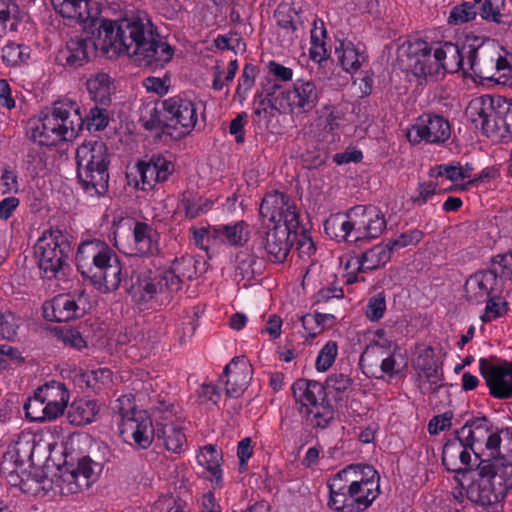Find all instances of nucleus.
<instances>
[{
	"mask_svg": "<svg viewBox=\"0 0 512 512\" xmlns=\"http://www.w3.org/2000/svg\"><path fill=\"white\" fill-rule=\"evenodd\" d=\"M110 49L153 71L163 68L174 54L173 48L162 41L148 15L137 12L117 21L92 20L91 24L84 25L83 35L66 42L57 59L65 67L77 69L95 57L98 50L106 54Z\"/></svg>",
	"mask_w": 512,
	"mask_h": 512,
	"instance_id": "f257e3e1",
	"label": "nucleus"
},
{
	"mask_svg": "<svg viewBox=\"0 0 512 512\" xmlns=\"http://www.w3.org/2000/svg\"><path fill=\"white\" fill-rule=\"evenodd\" d=\"M512 459L481 458L476 465V472L468 477L469 484L465 489L466 498L482 508H489L500 501L512 489Z\"/></svg>",
	"mask_w": 512,
	"mask_h": 512,
	"instance_id": "f03ea898",
	"label": "nucleus"
},
{
	"mask_svg": "<svg viewBox=\"0 0 512 512\" xmlns=\"http://www.w3.org/2000/svg\"><path fill=\"white\" fill-rule=\"evenodd\" d=\"M77 179L90 196H103L109 187L110 153L102 141H89L76 150Z\"/></svg>",
	"mask_w": 512,
	"mask_h": 512,
	"instance_id": "7ed1b4c3",
	"label": "nucleus"
},
{
	"mask_svg": "<svg viewBox=\"0 0 512 512\" xmlns=\"http://www.w3.org/2000/svg\"><path fill=\"white\" fill-rule=\"evenodd\" d=\"M35 255L40 270L48 279L58 278L59 273L67 265L71 246L61 231L48 230L35 244Z\"/></svg>",
	"mask_w": 512,
	"mask_h": 512,
	"instance_id": "20e7f679",
	"label": "nucleus"
},
{
	"mask_svg": "<svg viewBox=\"0 0 512 512\" xmlns=\"http://www.w3.org/2000/svg\"><path fill=\"white\" fill-rule=\"evenodd\" d=\"M294 236L282 224L262 223L254 235L252 252L264 258V254L274 263H283L294 243Z\"/></svg>",
	"mask_w": 512,
	"mask_h": 512,
	"instance_id": "39448f33",
	"label": "nucleus"
},
{
	"mask_svg": "<svg viewBox=\"0 0 512 512\" xmlns=\"http://www.w3.org/2000/svg\"><path fill=\"white\" fill-rule=\"evenodd\" d=\"M438 48L434 49L422 39L407 41L399 49V59L406 70L417 77L441 76V59H438Z\"/></svg>",
	"mask_w": 512,
	"mask_h": 512,
	"instance_id": "423d86ee",
	"label": "nucleus"
},
{
	"mask_svg": "<svg viewBox=\"0 0 512 512\" xmlns=\"http://www.w3.org/2000/svg\"><path fill=\"white\" fill-rule=\"evenodd\" d=\"M114 411L120 414L121 433H130L135 443L141 448H147L152 443L156 428H152V422L149 417L138 413L135 406L131 403L128 396L119 398L114 407Z\"/></svg>",
	"mask_w": 512,
	"mask_h": 512,
	"instance_id": "0eeeda50",
	"label": "nucleus"
},
{
	"mask_svg": "<svg viewBox=\"0 0 512 512\" xmlns=\"http://www.w3.org/2000/svg\"><path fill=\"white\" fill-rule=\"evenodd\" d=\"M33 449V442L19 438L3 454L0 472L11 486H21L27 475V464L32 459Z\"/></svg>",
	"mask_w": 512,
	"mask_h": 512,
	"instance_id": "6e6552de",
	"label": "nucleus"
},
{
	"mask_svg": "<svg viewBox=\"0 0 512 512\" xmlns=\"http://www.w3.org/2000/svg\"><path fill=\"white\" fill-rule=\"evenodd\" d=\"M126 270L124 289L136 303L147 302L156 294L168 291L163 271L152 277L150 271H140L136 262L134 267H127Z\"/></svg>",
	"mask_w": 512,
	"mask_h": 512,
	"instance_id": "1a4fd4ad",
	"label": "nucleus"
},
{
	"mask_svg": "<svg viewBox=\"0 0 512 512\" xmlns=\"http://www.w3.org/2000/svg\"><path fill=\"white\" fill-rule=\"evenodd\" d=\"M498 100H503V97L484 95L472 100L466 109V115L475 128L480 127L488 137L502 136L501 118L496 115Z\"/></svg>",
	"mask_w": 512,
	"mask_h": 512,
	"instance_id": "9d476101",
	"label": "nucleus"
},
{
	"mask_svg": "<svg viewBox=\"0 0 512 512\" xmlns=\"http://www.w3.org/2000/svg\"><path fill=\"white\" fill-rule=\"evenodd\" d=\"M168 118L167 131L173 134H181L179 140L184 138L197 122L196 108L194 104L180 96H174L162 101Z\"/></svg>",
	"mask_w": 512,
	"mask_h": 512,
	"instance_id": "9b49d317",
	"label": "nucleus"
},
{
	"mask_svg": "<svg viewBox=\"0 0 512 512\" xmlns=\"http://www.w3.org/2000/svg\"><path fill=\"white\" fill-rule=\"evenodd\" d=\"M112 256L114 251L103 241L94 239L82 242L76 253L77 269L84 278L91 281L94 273L97 274Z\"/></svg>",
	"mask_w": 512,
	"mask_h": 512,
	"instance_id": "f8f14e48",
	"label": "nucleus"
},
{
	"mask_svg": "<svg viewBox=\"0 0 512 512\" xmlns=\"http://www.w3.org/2000/svg\"><path fill=\"white\" fill-rule=\"evenodd\" d=\"M451 134L449 122L437 114H424L407 132L411 143L417 144L422 140L428 143H444Z\"/></svg>",
	"mask_w": 512,
	"mask_h": 512,
	"instance_id": "ddd939ff",
	"label": "nucleus"
},
{
	"mask_svg": "<svg viewBox=\"0 0 512 512\" xmlns=\"http://www.w3.org/2000/svg\"><path fill=\"white\" fill-rule=\"evenodd\" d=\"M252 374V366L245 357H234L224 367L219 381L225 385V393L228 397L238 398L246 390Z\"/></svg>",
	"mask_w": 512,
	"mask_h": 512,
	"instance_id": "4468645a",
	"label": "nucleus"
},
{
	"mask_svg": "<svg viewBox=\"0 0 512 512\" xmlns=\"http://www.w3.org/2000/svg\"><path fill=\"white\" fill-rule=\"evenodd\" d=\"M111 258L97 274L94 273V278L91 280V283L102 292L115 291L121 284L124 287L126 268L134 267L135 262L138 261L135 258H128L127 261L121 262L115 252Z\"/></svg>",
	"mask_w": 512,
	"mask_h": 512,
	"instance_id": "2eb2a0df",
	"label": "nucleus"
},
{
	"mask_svg": "<svg viewBox=\"0 0 512 512\" xmlns=\"http://www.w3.org/2000/svg\"><path fill=\"white\" fill-rule=\"evenodd\" d=\"M480 373L493 397L497 399L512 397V362L508 366H499L490 364L486 359H481Z\"/></svg>",
	"mask_w": 512,
	"mask_h": 512,
	"instance_id": "dca6fc26",
	"label": "nucleus"
},
{
	"mask_svg": "<svg viewBox=\"0 0 512 512\" xmlns=\"http://www.w3.org/2000/svg\"><path fill=\"white\" fill-rule=\"evenodd\" d=\"M321 93V89L313 81L297 80L287 94L289 102L287 111L291 113H308L312 111L317 106Z\"/></svg>",
	"mask_w": 512,
	"mask_h": 512,
	"instance_id": "f3484780",
	"label": "nucleus"
},
{
	"mask_svg": "<svg viewBox=\"0 0 512 512\" xmlns=\"http://www.w3.org/2000/svg\"><path fill=\"white\" fill-rule=\"evenodd\" d=\"M42 309L43 317L54 322H68L83 314V309L69 294L55 296L51 301L45 302Z\"/></svg>",
	"mask_w": 512,
	"mask_h": 512,
	"instance_id": "a211bd4d",
	"label": "nucleus"
},
{
	"mask_svg": "<svg viewBox=\"0 0 512 512\" xmlns=\"http://www.w3.org/2000/svg\"><path fill=\"white\" fill-rule=\"evenodd\" d=\"M55 113L59 118L63 140L69 141L76 138L84 126V116L80 108L74 102L56 101Z\"/></svg>",
	"mask_w": 512,
	"mask_h": 512,
	"instance_id": "6ab92c4d",
	"label": "nucleus"
},
{
	"mask_svg": "<svg viewBox=\"0 0 512 512\" xmlns=\"http://www.w3.org/2000/svg\"><path fill=\"white\" fill-rule=\"evenodd\" d=\"M27 135L29 139L41 146L55 145L58 141L63 140L59 118L56 117L55 113V104L50 115H46L38 120L35 125L30 126Z\"/></svg>",
	"mask_w": 512,
	"mask_h": 512,
	"instance_id": "aec40b11",
	"label": "nucleus"
},
{
	"mask_svg": "<svg viewBox=\"0 0 512 512\" xmlns=\"http://www.w3.org/2000/svg\"><path fill=\"white\" fill-rule=\"evenodd\" d=\"M496 278L493 271H478L470 275L464 284V297L470 303H483L490 296Z\"/></svg>",
	"mask_w": 512,
	"mask_h": 512,
	"instance_id": "412c9836",
	"label": "nucleus"
},
{
	"mask_svg": "<svg viewBox=\"0 0 512 512\" xmlns=\"http://www.w3.org/2000/svg\"><path fill=\"white\" fill-rule=\"evenodd\" d=\"M43 392L44 408H45V421L56 419L59 415L63 414L65 407L68 403V391L64 384L52 381L39 387V394Z\"/></svg>",
	"mask_w": 512,
	"mask_h": 512,
	"instance_id": "4be33fe9",
	"label": "nucleus"
},
{
	"mask_svg": "<svg viewBox=\"0 0 512 512\" xmlns=\"http://www.w3.org/2000/svg\"><path fill=\"white\" fill-rule=\"evenodd\" d=\"M198 261L192 256H184L175 259L168 270H164V284L168 286V292H177L181 289L184 279L192 280L197 276L196 264Z\"/></svg>",
	"mask_w": 512,
	"mask_h": 512,
	"instance_id": "5701e85b",
	"label": "nucleus"
},
{
	"mask_svg": "<svg viewBox=\"0 0 512 512\" xmlns=\"http://www.w3.org/2000/svg\"><path fill=\"white\" fill-rule=\"evenodd\" d=\"M489 421L486 417H478L467 421L460 430L456 431L470 450L474 453L475 462H479L482 455L476 450L477 443H483L489 433Z\"/></svg>",
	"mask_w": 512,
	"mask_h": 512,
	"instance_id": "b1692460",
	"label": "nucleus"
},
{
	"mask_svg": "<svg viewBox=\"0 0 512 512\" xmlns=\"http://www.w3.org/2000/svg\"><path fill=\"white\" fill-rule=\"evenodd\" d=\"M468 62L469 74L471 77H478L480 79L496 81L497 83L506 84L508 81L507 74H503L499 79H494L492 72L494 70L495 57L491 55L482 56L480 59L477 57L478 49L472 45L468 46Z\"/></svg>",
	"mask_w": 512,
	"mask_h": 512,
	"instance_id": "393cba45",
	"label": "nucleus"
},
{
	"mask_svg": "<svg viewBox=\"0 0 512 512\" xmlns=\"http://www.w3.org/2000/svg\"><path fill=\"white\" fill-rule=\"evenodd\" d=\"M51 3L55 11L63 18L76 20L84 25L91 24L94 19H99L91 15L88 0H51Z\"/></svg>",
	"mask_w": 512,
	"mask_h": 512,
	"instance_id": "a878e982",
	"label": "nucleus"
},
{
	"mask_svg": "<svg viewBox=\"0 0 512 512\" xmlns=\"http://www.w3.org/2000/svg\"><path fill=\"white\" fill-rule=\"evenodd\" d=\"M140 122L142 126L149 131H155V138L157 140H162L163 136L169 137L173 141L179 140V136L181 134H173L170 131H167L166 124H168V118L165 113V107L154 106L148 110L145 109V114H142L140 117Z\"/></svg>",
	"mask_w": 512,
	"mask_h": 512,
	"instance_id": "bb28decb",
	"label": "nucleus"
},
{
	"mask_svg": "<svg viewBox=\"0 0 512 512\" xmlns=\"http://www.w3.org/2000/svg\"><path fill=\"white\" fill-rule=\"evenodd\" d=\"M441 365L442 363L439 364L436 360L431 347L423 349L416 360L417 368L424 374L433 393L441 387L439 384L443 380Z\"/></svg>",
	"mask_w": 512,
	"mask_h": 512,
	"instance_id": "cd10ccee",
	"label": "nucleus"
},
{
	"mask_svg": "<svg viewBox=\"0 0 512 512\" xmlns=\"http://www.w3.org/2000/svg\"><path fill=\"white\" fill-rule=\"evenodd\" d=\"M289 196L274 191L268 193L262 199L259 207V214L262 219V223L274 225L279 223L281 214H283L284 207L287 205Z\"/></svg>",
	"mask_w": 512,
	"mask_h": 512,
	"instance_id": "c85d7f7f",
	"label": "nucleus"
},
{
	"mask_svg": "<svg viewBox=\"0 0 512 512\" xmlns=\"http://www.w3.org/2000/svg\"><path fill=\"white\" fill-rule=\"evenodd\" d=\"M464 49V45L460 49L458 44L452 42H445L438 47L437 57L441 59L442 63L441 76H444L446 73H456L461 69L463 70V75L468 76V71L463 68Z\"/></svg>",
	"mask_w": 512,
	"mask_h": 512,
	"instance_id": "c756f323",
	"label": "nucleus"
},
{
	"mask_svg": "<svg viewBox=\"0 0 512 512\" xmlns=\"http://www.w3.org/2000/svg\"><path fill=\"white\" fill-rule=\"evenodd\" d=\"M100 406L95 400H75L67 410V418L73 425L91 423L96 419Z\"/></svg>",
	"mask_w": 512,
	"mask_h": 512,
	"instance_id": "7c9ffc66",
	"label": "nucleus"
},
{
	"mask_svg": "<svg viewBox=\"0 0 512 512\" xmlns=\"http://www.w3.org/2000/svg\"><path fill=\"white\" fill-rule=\"evenodd\" d=\"M293 396L296 401L307 402L317 407L318 399L325 400V386L314 380L299 379L292 386Z\"/></svg>",
	"mask_w": 512,
	"mask_h": 512,
	"instance_id": "2f4dec72",
	"label": "nucleus"
},
{
	"mask_svg": "<svg viewBox=\"0 0 512 512\" xmlns=\"http://www.w3.org/2000/svg\"><path fill=\"white\" fill-rule=\"evenodd\" d=\"M274 17L277 25L282 28L291 39L298 38V30L303 23L300 21V17L294 8L287 4H281L276 8Z\"/></svg>",
	"mask_w": 512,
	"mask_h": 512,
	"instance_id": "473e14b6",
	"label": "nucleus"
},
{
	"mask_svg": "<svg viewBox=\"0 0 512 512\" xmlns=\"http://www.w3.org/2000/svg\"><path fill=\"white\" fill-rule=\"evenodd\" d=\"M153 229L144 222H136L133 229L135 252L131 255H148L153 254L157 250L156 244L153 242Z\"/></svg>",
	"mask_w": 512,
	"mask_h": 512,
	"instance_id": "72a5a7b5",
	"label": "nucleus"
},
{
	"mask_svg": "<svg viewBox=\"0 0 512 512\" xmlns=\"http://www.w3.org/2000/svg\"><path fill=\"white\" fill-rule=\"evenodd\" d=\"M391 258V251L387 245H376L361 254L358 260L359 271L374 270L386 264Z\"/></svg>",
	"mask_w": 512,
	"mask_h": 512,
	"instance_id": "f704fd0d",
	"label": "nucleus"
},
{
	"mask_svg": "<svg viewBox=\"0 0 512 512\" xmlns=\"http://www.w3.org/2000/svg\"><path fill=\"white\" fill-rule=\"evenodd\" d=\"M87 90L92 99L101 105H108L111 101L110 78L105 73L97 74L86 82Z\"/></svg>",
	"mask_w": 512,
	"mask_h": 512,
	"instance_id": "c9c22d12",
	"label": "nucleus"
},
{
	"mask_svg": "<svg viewBox=\"0 0 512 512\" xmlns=\"http://www.w3.org/2000/svg\"><path fill=\"white\" fill-rule=\"evenodd\" d=\"M156 436L163 439L165 447L175 453L182 450L183 443L186 440L182 431L172 423H157Z\"/></svg>",
	"mask_w": 512,
	"mask_h": 512,
	"instance_id": "e433bc0d",
	"label": "nucleus"
},
{
	"mask_svg": "<svg viewBox=\"0 0 512 512\" xmlns=\"http://www.w3.org/2000/svg\"><path fill=\"white\" fill-rule=\"evenodd\" d=\"M350 482L347 491L353 499L369 501L370 506L378 496L379 484L375 481H363V478L350 477Z\"/></svg>",
	"mask_w": 512,
	"mask_h": 512,
	"instance_id": "4c0bfd02",
	"label": "nucleus"
},
{
	"mask_svg": "<svg viewBox=\"0 0 512 512\" xmlns=\"http://www.w3.org/2000/svg\"><path fill=\"white\" fill-rule=\"evenodd\" d=\"M220 460H222V455L216 450V446L212 444L206 445L197 455L199 465L205 467L215 477L216 485H220L222 482Z\"/></svg>",
	"mask_w": 512,
	"mask_h": 512,
	"instance_id": "58836bf2",
	"label": "nucleus"
},
{
	"mask_svg": "<svg viewBox=\"0 0 512 512\" xmlns=\"http://www.w3.org/2000/svg\"><path fill=\"white\" fill-rule=\"evenodd\" d=\"M328 504L338 512H362L369 507V501L353 499L346 490L330 494Z\"/></svg>",
	"mask_w": 512,
	"mask_h": 512,
	"instance_id": "ea45409f",
	"label": "nucleus"
},
{
	"mask_svg": "<svg viewBox=\"0 0 512 512\" xmlns=\"http://www.w3.org/2000/svg\"><path fill=\"white\" fill-rule=\"evenodd\" d=\"M244 221H238L231 225H218L214 229V239L227 242L230 245H242L246 242Z\"/></svg>",
	"mask_w": 512,
	"mask_h": 512,
	"instance_id": "a19ab883",
	"label": "nucleus"
},
{
	"mask_svg": "<svg viewBox=\"0 0 512 512\" xmlns=\"http://www.w3.org/2000/svg\"><path fill=\"white\" fill-rule=\"evenodd\" d=\"M464 441L456 434V437L448 440L442 451V464L448 471L460 474L459 459Z\"/></svg>",
	"mask_w": 512,
	"mask_h": 512,
	"instance_id": "79ce46f5",
	"label": "nucleus"
},
{
	"mask_svg": "<svg viewBox=\"0 0 512 512\" xmlns=\"http://www.w3.org/2000/svg\"><path fill=\"white\" fill-rule=\"evenodd\" d=\"M24 16V13L19 10L18 5L10 0H0V33L7 28L10 31H16L18 23Z\"/></svg>",
	"mask_w": 512,
	"mask_h": 512,
	"instance_id": "37998d69",
	"label": "nucleus"
},
{
	"mask_svg": "<svg viewBox=\"0 0 512 512\" xmlns=\"http://www.w3.org/2000/svg\"><path fill=\"white\" fill-rule=\"evenodd\" d=\"M262 91L266 94L267 105L269 108L278 112L287 111L289 104L287 94L289 93V89H284L281 85L275 82H268L263 87Z\"/></svg>",
	"mask_w": 512,
	"mask_h": 512,
	"instance_id": "c03bdc74",
	"label": "nucleus"
},
{
	"mask_svg": "<svg viewBox=\"0 0 512 512\" xmlns=\"http://www.w3.org/2000/svg\"><path fill=\"white\" fill-rule=\"evenodd\" d=\"M259 254L256 252H252L249 254L245 251H240L236 255V270L235 275L239 280H247L250 281L255 274L254 265L256 264L257 256Z\"/></svg>",
	"mask_w": 512,
	"mask_h": 512,
	"instance_id": "a18cd8bd",
	"label": "nucleus"
},
{
	"mask_svg": "<svg viewBox=\"0 0 512 512\" xmlns=\"http://www.w3.org/2000/svg\"><path fill=\"white\" fill-rule=\"evenodd\" d=\"M368 223H366L365 238H377L386 227L384 215L374 206H368Z\"/></svg>",
	"mask_w": 512,
	"mask_h": 512,
	"instance_id": "49530a36",
	"label": "nucleus"
},
{
	"mask_svg": "<svg viewBox=\"0 0 512 512\" xmlns=\"http://www.w3.org/2000/svg\"><path fill=\"white\" fill-rule=\"evenodd\" d=\"M43 392L39 394V388L34 393V397L29 398V400L24 405V410L26 417L31 421L44 422L45 421V408H44V399Z\"/></svg>",
	"mask_w": 512,
	"mask_h": 512,
	"instance_id": "de8ad7c7",
	"label": "nucleus"
},
{
	"mask_svg": "<svg viewBox=\"0 0 512 512\" xmlns=\"http://www.w3.org/2000/svg\"><path fill=\"white\" fill-rule=\"evenodd\" d=\"M283 214H281L279 219V224H282L287 229V232H289L291 235L296 238L300 220H299V213L296 209L295 204L292 202V200L289 198L287 205L284 207Z\"/></svg>",
	"mask_w": 512,
	"mask_h": 512,
	"instance_id": "09e8293b",
	"label": "nucleus"
},
{
	"mask_svg": "<svg viewBox=\"0 0 512 512\" xmlns=\"http://www.w3.org/2000/svg\"><path fill=\"white\" fill-rule=\"evenodd\" d=\"M109 123L108 112L104 108L94 106L89 113L84 116V124L89 131H101L107 127Z\"/></svg>",
	"mask_w": 512,
	"mask_h": 512,
	"instance_id": "8fccbe9b",
	"label": "nucleus"
},
{
	"mask_svg": "<svg viewBox=\"0 0 512 512\" xmlns=\"http://www.w3.org/2000/svg\"><path fill=\"white\" fill-rule=\"evenodd\" d=\"M29 58L28 47L9 43L2 49V60L8 65H17Z\"/></svg>",
	"mask_w": 512,
	"mask_h": 512,
	"instance_id": "3c124183",
	"label": "nucleus"
},
{
	"mask_svg": "<svg viewBox=\"0 0 512 512\" xmlns=\"http://www.w3.org/2000/svg\"><path fill=\"white\" fill-rule=\"evenodd\" d=\"M368 206L357 205L350 209L348 212V218L353 220L355 232L357 236L355 241L365 238L366 235V223H368Z\"/></svg>",
	"mask_w": 512,
	"mask_h": 512,
	"instance_id": "603ef678",
	"label": "nucleus"
},
{
	"mask_svg": "<svg viewBox=\"0 0 512 512\" xmlns=\"http://www.w3.org/2000/svg\"><path fill=\"white\" fill-rule=\"evenodd\" d=\"M476 10L473 4L464 2L452 8L448 18L449 24L459 25L473 20Z\"/></svg>",
	"mask_w": 512,
	"mask_h": 512,
	"instance_id": "864d4df0",
	"label": "nucleus"
},
{
	"mask_svg": "<svg viewBox=\"0 0 512 512\" xmlns=\"http://www.w3.org/2000/svg\"><path fill=\"white\" fill-rule=\"evenodd\" d=\"M337 351L336 342L330 341L326 343L316 359V369L320 372L328 370L335 361Z\"/></svg>",
	"mask_w": 512,
	"mask_h": 512,
	"instance_id": "5fc2aeb1",
	"label": "nucleus"
},
{
	"mask_svg": "<svg viewBox=\"0 0 512 512\" xmlns=\"http://www.w3.org/2000/svg\"><path fill=\"white\" fill-rule=\"evenodd\" d=\"M423 237L422 231L414 229L400 234L397 238L391 239L386 245L392 252L395 249L404 248L409 245L417 244Z\"/></svg>",
	"mask_w": 512,
	"mask_h": 512,
	"instance_id": "6e6d98bb",
	"label": "nucleus"
},
{
	"mask_svg": "<svg viewBox=\"0 0 512 512\" xmlns=\"http://www.w3.org/2000/svg\"><path fill=\"white\" fill-rule=\"evenodd\" d=\"M137 170L142 181L143 190L152 189L156 183L161 182L157 170L146 161H139L137 163Z\"/></svg>",
	"mask_w": 512,
	"mask_h": 512,
	"instance_id": "4d7b16f0",
	"label": "nucleus"
},
{
	"mask_svg": "<svg viewBox=\"0 0 512 512\" xmlns=\"http://www.w3.org/2000/svg\"><path fill=\"white\" fill-rule=\"evenodd\" d=\"M386 310V300L383 293L371 297L366 308V316L371 321L380 320Z\"/></svg>",
	"mask_w": 512,
	"mask_h": 512,
	"instance_id": "13d9d810",
	"label": "nucleus"
},
{
	"mask_svg": "<svg viewBox=\"0 0 512 512\" xmlns=\"http://www.w3.org/2000/svg\"><path fill=\"white\" fill-rule=\"evenodd\" d=\"M353 379L343 373L331 374L325 381V390L332 389L336 393H345L351 389Z\"/></svg>",
	"mask_w": 512,
	"mask_h": 512,
	"instance_id": "bf43d9fd",
	"label": "nucleus"
},
{
	"mask_svg": "<svg viewBox=\"0 0 512 512\" xmlns=\"http://www.w3.org/2000/svg\"><path fill=\"white\" fill-rule=\"evenodd\" d=\"M111 373L108 369H98L82 373L79 382L84 383L86 387L96 389L99 383H104L110 379Z\"/></svg>",
	"mask_w": 512,
	"mask_h": 512,
	"instance_id": "052dcab7",
	"label": "nucleus"
},
{
	"mask_svg": "<svg viewBox=\"0 0 512 512\" xmlns=\"http://www.w3.org/2000/svg\"><path fill=\"white\" fill-rule=\"evenodd\" d=\"M497 104L496 115L501 118V129L512 135V100L503 97Z\"/></svg>",
	"mask_w": 512,
	"mask_h": 512,
	"instance_id": "680f3d73",
	"label": "nucleus"
},
{
	"mask_svg": "<svg viewBox=\"0 0 512 512\" xmlns=\"http://www.w3.org/2000/svg\"><path fill=\"white\" fill-rule=\"evenodd\" d=\"M213 202L209 199L199 198L198 200L185 199L183 206L186 215L190 218H196L202 213L208 212L212 207Z\"/></svg>",
	"mask_w": 512,
	"mask_h": 512,
	"instance_id": "e2e57ef3",
	"label": "nucleus"
},
{
	"mask_svg": "<svg viewBox=\"0 0 512 512\" xmlns=\"http://www.w3.org/2000/svg\"><path fill=\"white\" fill-rule=\"evenodd\" d=\"M146 162L157 170L160 181H166L174 171V165L160 154L152 155Z\"/></svg>",
	"mask_w": 512,
	"mask_h": 512,
	"instance_id": "0e129e2a",
	"label": "nucleus"
},
{
	"mask_svg": "<svg viewBox=\"0 0 512 512\" xmlns=\"http://www.w3.org/2000/svg\"><path fill=\"white\" fill-rule=\"evenodd\" d=\"M18 325L12 313L0 312V338L11 340L17 334Z\"/></svg>",
	"mask_w": 512,
	"mask_h": 512,
	"instance_id": "69168bd1",
	"label": "nucleus"
},
{
	"mask_svg": "<svg viewBox=\"0 0 512 512\" xmlns=\"http://www.w3.org/2000/svg\"><path fill=\"white\" fill-rule=\"evenodd\" d=\"M363 59L364 57L358 54L352 45L347 46L343 50L342 55L339 56V60L345 70H357L361 66V60Z\"/></svg>",
	"mask_w": 512,
	"mask_h": 512,
	"instance_id": "338daca9",
	"label": "nucleus"
},
{
	"mask_svg": "<svg viewBox=\"0 0 512 512\" xmlns=\"http://www.w3.org/2000/svg\"><path fill=\"white\" fill-rule=\"evenodd\" d=\"M453 413L451 411L444 412L443 414L434 416L428 424V431L431 435H437L439 432L449 429Z\"/></svg>",
	"mask_w": 512,
	"mask_h": 512,
	"instance_id": "774afa93",
	"label": "nucleus"
}]
</instances>
